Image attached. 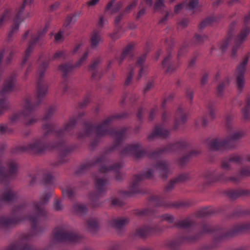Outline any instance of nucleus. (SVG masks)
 <instances>
[{"label":"nucleus","mask_w":250,"mask_h":250,"mask_svg":"<svg viewBox=\"0 0 250 250\" xmlns=\"http://www.w3.org/2000/svg\"><path fill=\"white\" fill-rule=\"evenodd\" d=\"M62 32H60L55 35V39L57 41H61L62 39Z\"/></svg>","instance_id":"5"},{"label":"nucleus","mask_w":250,"mask_h":250,"mask_svg":"<svg viewBox=\"0 0 250 250\" xmlns=\"http://www.w3.org/2000/svg\"><path fill=\"white\" fill-rule=\"evenodd\" d=\"M3 101H0V106L2 105L3 104Z\"/></svg>","instance_id":"15"},{"label":"nucleus","mask_w":250,"mask_h":250,"mask_svg":"<svg viewBox=\"0 0 250 250\" xmlns=\"http://www.w3.org/2000/svg\"><path fill=\"white\" fill-rule=\"evenodd\" d=\"M246 64V62L242 64L238 68L237 70L238 71H243L244 70H245V66Z\"/></svg>","instance_id":"10"},{"label":"nucleus","mask_w":250,"mask_h":250,"mask_svg":"<svg viewBox=\"0 0 250 250\" xmlns=\"http://www.w3.org/2000/svg\"><path fill=\"white\" fill-rule=\"evenodd\" d=\"M87 56V54L85 53L83 55V56L80 59V60L78 62V63H77V65H81L84 62V61L85 60V59L86 58Z\"/></svg>","instance_id":"7"},{"label":"nucleus","mask_w":250,"mask_h":250,"mask_svg":"<svg viewBox=\"0 0 250 250\" xmlns=\"http://www.w3.org/2000/svg\"><path fill=\"white\" fill-rule=\"evenodd\" d=\"M145 60V58L143 57V58L142 59H139L138 61V64H140V63H141L143 62H144Z\"/></svg>","instance_id":"11"},{"label":"nucleus","mask_w":250,"mask_h":250,"mask_svg":"<svg viewBox=\"0 0 250 250\" xmlns=\"http://www.w3.org/2000/svg\"><path fill=\"white\" fill-rule=\"evenodd\" d=\"M243 82V79L241 78L238 79V84L240 86L241 83Z\"/></svg>","instance_id":"12"},{"label":"nucleus","mask_w":250,"mask_h":250,"mask_svg":"<svg viewBox=\"0 0 250 250\" xmlns=\"http://www.w3.org/2000/svg\"><path fill=\"white\" fill-rule=\"evenodd\" d=\"M184 4H181L176 5L175 7V12L178 13L181 9H182L184 7Z\"/></svg>","instance_id":"8"},{"label":"nucleus","mask_w":250,"mask_h":250,"mask_svg":"<svg viewBox=\"0 0 250 250\" xmlns=\"http://www.w3.org/2000/svg\"><path fill=\"white\" fill-rule=\"evenodd\" d=\"M139 70H140V75H141L142 73H143V71H144V70H145V68H142L141 66L139 68Z\"/></svg>","instance_id":"13"},{"label":"nucleus","mask_w":250,"mask_h":250,"mask_svg":"<svg viewBox=\"0 0 250 250\" xmlns=\"http://www.w3.org/2000/svg\"><path fill=\"white\" fill-rule=\"evenodd\" d=\"M198 4L197 0H194L190 1L189 3L188 7L190 9H192L195 7Z\"/></svg>","instance_id":"6"},{"label":"nucleus","mask_w":250,"mask_h":250,"mask_svg":"<svg viewBox=\"0 0 250 250\" xmlns=\"http://www.w3.org/2000/svg\"><path fill=\"white\" fill-rule=\"evenodd\" d=\"M164 5L163 0H159L155 4V8L157 10L162 8Z\"/></svg>","instance_id":"4"},{"label":"nucleus","mask_w":250,"mask_h":250,"mask_svg":"<svg viewBox=\"0 0 250 250\" xmlns=\"http://www.w3.org/2000/svg\"><path fill=\"white\" fill-rule=\"evenodd\" d=\"M29 50H30V48L27 49L26 50V53H27V52H28V51H29Z\"/></svg>","instance_id":"16"},{"label":"nucleus","mask_w":250,"mask_h":250,"mask_svg":"<svg viewBox=\"0 0 250 250\" xmlns=\"http://www.w3.org/2000/svg\"><path fill=\"white\" fill-rule=\"evenodd\" d=\"M174 0H170V1L171 2H172V1H174Z\"/></svg>","instance_id":"20"},{"label":"nucleus","mask_w":250,"mask_h":250,"mask_svg":"<svg viewBox=\"0 0 250 250\" xmlns=\"http://www.w3.org/2000/svg\"><path fill=\"white\" fill-rule=\"evenodd\" d=\"M101 41V36L98 34L93 35L91 38V46H96L99 42Z\"/></svg>","instance_id":"2"},{"label":"nucleus","mask_w":250,"mask_h":250,"mask_svg":"<svg viewBox=\"0 0 250 250\" xmlns=\"http://www.w3.org/2000/svg\"><path fill=\"white\" fill-rule=\"evenodd\" d=\"M249 32L250 30L249 29H246V30L242 31L235 39V44L236 45L240 44L241 42L245 41Z\"/></svg>","instance_id":"1"},{"label":"nucleus","mask_w":250,"mask_h":250,"mask_svg":"<svg viewBox=\"0 0 250 250\" xmlns=\"http://www.w3.org/2000/svg\"><path fill=\"white\" fill-rule=\"evenodd\" d=\"M33 122H32V121H30V122H28V123H27V124H31V123H32Z\"/></svg>","instance_id":"17"},{"label":"nucleus","mask_w":250,"mask_h":250,"mask_svg":"<svg viewBox=\"0 0 250 250\" xmlns=\"http://www.w3.org/2000/svg\"><path fill=\"white\" fill-rule=\"evenodd\" d=\"M229 45V41H225L220 43L219 44V48L222 51H224L227 48V46Z\"/></svg>","instance_id":"3"},{"label":"nucleus","mask_w":250,"mask_h":250,"mask_svg":"<svg viewBox=\"0 0 250 250\" xmlns=\"http://www.w3.org/2000/svg\"><path fill=\"white\" fill-rule=\"evenodd\" d=\"M99 0H90L87 2V4L89 6H93L96 4Z\"/></svg>","instance_id":"9"},{"label":"nucleus","mask_w":250,"mask_h":250,"mask_svg":"<svg viewBox=\"0 0 250 250\" xmlns=\"http://www.w3.org/2000/svg\"><path fill=\"white\" fill-rule=\"evenodd\" d=\"M80 47V45L77 46L75 48V51H76L78 49V48H79Z\"/></svg>","instance_id":"14"},{"label":"nucleus","mask_w":250,"mask_h":250,"mask_svg":"<svg viewBox=\"0 0 250 250\" xmlns=\"http://www.w3.org/2000/svg\"><path fill=\"white\" fill-rule=\"evenodd\" d=\"M130 80V78H128V79H127V81H128Z\"/></svg>","instance_id":"19"},{"label":"nucleus","mask_w":250,"mask_h":250,"mask_svg":"<svg viewBox=\"0 0 250 250\" xmlns=\"http://www.w3.org/2000/svg\"><path fill=\"white\" fill-rule=\"evenodd\" d=\"M141 14H142V11H140L139 13V14L141 15Z\"/></svg>","instance_id":"18"},{"label":"nucleus","mask_w":250,"mask_h":250,"mask_svg":"<svg viewBox=\"0 0 250 250\" xmlns=\"http://www.w3.org/2000/svg\"><path fill=\"white\" fill-rule=\"evenodd\" d=\"M249 18L250 19V17H249Z\"/></svg>","instance_id":"21"}]
</instances>
